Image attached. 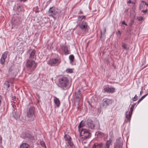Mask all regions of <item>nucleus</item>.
I'll return each instance as SVG.
<instances>
[{"mask_svg":"<svg viewBox=\"0 0 148 148\" xmlns=\"http://www.w3.org/2000/svg\"><path fill=\"white\" fill-rule=\"evenodd\" d=\"M81 122L78 126L79 131L80 132V134L82 138L85 139L90 137V133L88 130L85 129H82L81 127L84 126L81 124Z\"/></svg>","mask_w":148,"mask_h":148,"instance_id":"obj_1","label":"nucleus"},{"mask_svg":"<svg viewBox=\"0 0 148 148\" xmlns=\"http://www.w3.org/2000/svg\"><path fill=\"white\" fill-rule=\"evenodd\" d=\"M35 108L33 107H30L27 111V114L26 118L27 121L30 122L34 120L35 118Z\"/></svg>","mask_w":148,"mask_h":148,"instance_id":"obj_2","label":"nucleus"},{"mask_svg":"<svg viewBox=\"0 0 148 148\" xmlns=\"http://www.w3.org/2000/svg\"><path fill=\"white\" fill-rule=\"evenodd\" d=\"M37 64L34 60L27 59L26 66L27 70L30 72L34 71L36 68Z\"/></svg>","mask_w":148,"mask_h":148,"instance_id":"obj_3","label":"nucleus"},{"mask_svg":"<svg viewBox=\"0 0 148 148\" xmlns=\"http://www.w3.org/2000/svg\"><path fill=\"white\" fill-rule=\"evenodd\" d=\"M59 86L64 88L68 86L69 81L68 78L66 77H62L59 79Z\"/></svg>","mask_w":148,"mask_h":148,"instance_id":"obj_4","label":"nucleus"},{"mask_svg":"<svg viewBox=\"0 0 148 148\" xmlns=\"http://www.w3.org/2000/svg\"><path fill=\"white\" fill-rule=\"evenodd\" d=\"M61 10L55 7L50 8L48 11L49 16L54 18L56 15H58L61 12Z\"/></svg>","mask_w":148,"mask_h":148,"instance_id":"obj_5","label":"nucleus"},{"mask_svg":"<svg viewBox=\"0 0 148 148\" xmlns=\"http://www.w3.org/2000/svg\"><path fill=\"white\" fill-rule=\"evenodd\" d=\"M60 62L59 58H53L49 60L47 62V64L51 66H54L58 65Z\"/></svg>","mask_w":148,"mask_h":148,"instance_id":"obj_6","label":"nucleus"},{"mask_svg":"<svg viewBox=\"0 0 148 148\" xmlns=\"http://www.w3.org/2000/svg\"><path fill=\"white\" fill-rule=\"evenodd\" d=\"M78 26L83 31L85 32H88L89 27L86 21H83L82 22L79 23Z\"/></svg>","mask_w":148,"mask_h":148,"instance_id":"obj_7","label":"nucleus"},{"mask_svg":"<svg viewBox=\"0 0 148 148\" xmlns=\"http://www.w3.org/2000/svg\"><path fill=\"white\" fill-rule=\"evenodd\" d=\"M113 101L112 99L105 98L102 101L101 106L104 108H106L108 106L112 104Z\"/></svg>","mask_w":148,"mask_h":148,"instance_id":"obj_8","label":"nucleus"},{"mask_svg":"<svg viewBox=\"0 0 148 148\" xmlns=\"http://www.w3.org/2000/svg\"><path fill=\"white\" fill-rule=\"evenodd\" d=\"M86 126L89 128L94 129L95 128V125L93 123L91 119H88L86 122Z\"/></svg>","mask_w":148,"mask_h":148,"instance_id":"obj_9","label":"nucleus"},{"mask_svg":"<svg viewBox=\"0 0 148 148\" xmlns=\"http://www.w3.org/2000/svg\"><path fill=\"white\" fill-rule=\"evenodd\" d=\"M64 138L65 141L70 146H72L73 145V144L71 141V138L69 135H65L64 136Z\"/></svg>","mask_w":148,"mask_h":148,"instance_id":"obj_10","label":"nucleus"},{"mask_svg":"<svg viewBox=\"0 0 148 148\" xmlns=\"http://www.w3.org/2000/svg\"><path fill=\"white\" fill-rule=\"evenodd\" d=\"M8 53V51H6L2 54L0 60V62L2 64H4L5 61V59L7 58Z\"/></svg>","mask_w":148,"mask_h":148,"instance_id":"obj_11","label":"nucleus"},{"mask_svg":"<svg viewBox=\"0 0 148 148\" xmlns=\"http://www.w3.org/2000/svg\"><path fill=\"white\" fill-rule=\"evenodd\" d=\"M75 99L77 101H79L81 100H82L83 99L81 93L80 91V90L79 89L77 92H75Z\"/></svg>","mask_w":148,"mask_h":148,"instance_id":"obj_12","label":"nucleus"},{"mask_svg":"<svg viewBox=\"0 0 148 148\" xmlns=\"http://www.w3.org/2000/svg\"><path fill=\"white\" fill-rule=\"evenodd\" d=\"M28 53L29 55V58L30 59H33L35 58V51L33 49H30L28 51Z\"/></svg>","mask_w":148,"mask_h":148,"instance_id":"obj_13","label":"nucleus"},{"mask_svg":"<svg viewBox=\"0 0 148 148\" xmlns=\"http://www.w3.org/2000/svg\"><path fill=\"white\" fill-rule=\"evenodd\" d=\"M13 116L16 120L18 119L20 117V114L17 110H14L12 112Z\"/></svg>","mask_w":148,"mask_h":148,"instance_id":"obj_14","label":"nucleus"},{"mask_svg":"<svg viewBox=\"0 0 148 148\" xmlns=\"http://www.w3.org/2000/svg\"><path fill=\"white\" fill-rule=\"evenodd\" d=\"M104 91L107 93H113L114 91V89L113 88L104 87Z\"/></svg>","mask_w":148,"mask_h":148,"instance_id":"obj_15","label":"nucleus"},{"mask_svg":"<svg viewBox=\"0 0 148 148\" xmlns=\"http://www.w3.org/2000/svg\"><path fill=\"white\" fill-rule=\"evenodd\" d=\"M93 148H103L102 143H95L92 146Z\"/></svg>","mask_w":148,"mask_h":148,"instance_id":"obj_16","label":"nucleus"},{"mask_svg":"<svg viewBox=\"0 0 148 148\" xmlns=\"http://www.w3.org/2000/svg\"><path fill=\"white\" fill-rule=\"evenodd\" d=\"M112 143V140L110 138L106 142L104 148H109L110 145H111Z\"/></svg>","mask_w":148,"mask_h":148,"instance_id":"obj_17","label":"nucleus"},{"mask_svg":"<svg viewBox=\"0 0 148 148\" xmlns=\"http://www.w3.org/2000/svg\"><path fill=\"white\" fill-rule=\"evenodd\" d=\"M54 99L53 101L55 105H56L57 107L60 106V101L59 99L55 96H53Z\"/></svg>","mask_w":148,"mask_h":148,"instance_id":"obj_18","label":"nucleus"},{"mask_svg":"<svg viewBox=\"0 0 148 148\" xmlns=\"http://www.w3.org/2000/svg\"><path fill=\"white\" fill-rule=\"evenodd\" d=\"M62 49L64 52L65 55L68 54L69 53L68 47L67 46H63L62 47Z\"/></svg>","mask_w":148,"mask_h":148,"instance_id":"obj_19","label":"nucleus"},{"mask_svg":"<svg viewBox=\"0 0 148 148\" xmlns=\"http://www.w3.org/2000/svg\"><path fill=\"white\" fill-rule=\"evenodd\" d=\"M24 138L29 140H32L33 139V137L30 134H26L24 136Z\"/></svg>","mask_w":148,"mask_h":148,"instance_id":"obj_20","label":"nucleus"},{"mask_svg":"<svg viewBox=\"0 0 148 148\" xmlns=\"http://www.w3.org/2000/svg\"><path fill=\"white\" fill-rule=\"evenodd\" d=\"M20 148H29V146L28 144L23 143L20 145Z\"/></svg>","mask_w":148,"mask_h":148,"instance_id":"obj_21","label":"nucleus"},{"mask_svg":"<svg viewBox=\"0 0 148 148\" xmlns=\"http://www.w3.org/2000/svg\"><path fill=\"white\" fill-rule=\"evenodd\" d=\"M127 112H126V118H127L128 121H130V120L131 118L132 114V113L131 114L130 113V112H129L128 114H127Z\"/></svg>","mask_w":148,"mask_h":148,"instance_id":"obj_22","label":"nucleus"},{"mask_svg":"<svg viewBox=\"0 0 148 148\" xmlns=\"http://www.w3.org/2000/svg\"><path fill=\"white\" fill-rule=\"evenodd\" d=\"M86 17L85 16H79L78 17V21H81L83 19H85Z\"/></svg>","mask_w":148,"mask_h":148,"instance_id":"obj_23","label":"nucleus"},{"mask_svg":"<svg viewBox=\"0 0 148 148\" xmlns=\"http://www.w3.org/2000/svg\"><path fill=\"white\" fill-rule=\"evenodd\" d=\"M122 46L125 50H127L129 49L128 45L125 43H122Z\"/></svg>","mask_w":148,"mask_h":148,"instance_id":"obj_24","label":"nucleus"},{"mask_svg":"<svg viewBox=\"0 0 148 148\" xmlns=\"http://www.w3.org/2000/svg\"><path fill=\"white\" fill-rule=\"evenodd\" d=\"M12 21L13 22V23L15 25H17L18 24L19 20L18 18H16V20L14 19H13Z\"/></svg>","mask_w":148,"mask_h":148,"instance_id":"obj_25","label":"nucleus"},{"mask_svg":"<svg viewBox=\"0 0 148 148\" xmlns=\"http://www.w3.org/2000/svg\"><path fill=\"white\" fill-rule=\"evenodd\" d=\"M136 105L135 103H133L132 105L131 106L130 108V111L129 112H130V113L131 114V113H132V112L133 111V110L134 108V106Z\"/></svg>","mask_w":148,"mask_h":148,"instance_id":"obj_26","label":"nucleus"},{"mask_svg":"<svg viewBox=\"0 0 148 148\" xmlns=\"http://www.w3.org/2000/svg\"><path fill=\"white\" fill-rule=\"evenodd\" d=\"M69 58L71 62H72L73 61L74 57L73 55H70Z\"/></svg>","mask_w":148,"mask_h":148,"instance_id":"obj_27","label":"nucleus"},{"mask_svg":"<svg viewBox=\"0 0 148 148\" xmlns=\"http://www.w3.org/2000/svg\"><path fill=\"white\" fill-rule=\"evenodd\" d=\"M40 144L41 146H42V147L41 148L40 147H39L38 148H46L45 143L43 141H40Z\"/></svg>","mask_w":148,"mask_h":148,"instance_id":"obj_28","label":"nucleus"},{"mask_svg":"<svg viewBox=\"0 0 148 148\" xmlns=\"http://www.w3.org/2000/svg\"><path fill=\"white\" fill-rule=\"evenodd\" d=\"M66 71L67 73H71L73 72V70L72 69H66Z\"/></svg>","mask_w":148,"mask_h":148,"instance_id":"obj_29","label":"nucleus"},{"mask_svg":"<svg viewBox=\"0 0 148 148\" xmlns=\"http://www.w3.org/2000/svg\"><path fill=\"white\" fill-rule=\"evenodd\" d=\"M144 3H142L141 2V3L140 4L139 6V8L140 9H141L143 8V7L144 6Z\"/></svg>","mask_w":148,"mask_h":148,"instance_id":"obj_30","label":"nucleus"},{"mask_svg":"<svg viewBox=\"0 0 148 148\" xmlns=\"http://www.w3.org/2000/svg\"><path fill=\"white\" fill-rule=\"evenodd\" d=\"M138 98V96L136 95L134 97L133 99L132 100L133 101H136L137 100Z\"/></svg>","mask_w":148,"mask_h":148,"instance_id":"obj_31","label":"nucleus"},{"mask_svg":"<svg viewBox=\"0 0 148 148\" xmlns=\"http://www.w3.org/2000/svg\"><path fill=\"white\" fill-rule=\"evenodd\" d=\"M143 18L142 16L138 17L137 18V19H138V21H140L143 20Z\"/></svg>","mask_w":148,"mask_h":148,"instance_id":"obj_32","label":"nucleus"},{"mask_svg":"<svg viewBox=\"0 0 148 148\" xmlns=\"http://www.w3.org/2000/svg\"><path fill=\"white\" fill-rule=\"evenodd\" d=\"M148 95V93L145 95L143 96L140 99L142 101Z\"/></svg>","mask_w":148,"mask_h":148,"instance_id":"obj_33","label":"nucleus"},{"mask_svg":"<svg viewBox=\"0 0 148 148\" xmlns=\"http://www.w3.org/2000/svg\"><path fill=\"white\" fill-rule=\"evenodd\" d=\"M142 12L144 13H146L148 11V10L147 9H146L145 10H142Z\"/></svg>","mask_w":148,"mask_h":148,"instance_id":"obj_34","label":"nucleus"},{"mask_svg":"<svg viewBox=\"0 0 148 148\" xmlns=\"http://www.w3.org/2000/svg\"><path fill=\"white\" fill-rule=\"evenodd\" d=\"M141 3H144L146 5H147V6H148V3H147L145 1H141Z\"/></svg>","mask_w":148,"mask_h":148,"instance_id":"obj_35","label":"nucleus"},{"mask_svg":"<svg viewBox=\"0 0 148 148\" xmlns=\"http://www.w3.org/2000/svg\"><path fill=\"white\" fill-rule=\"evenodd\" d=\"M134 22V21L133 20H132L131 21V22L130 24V26H132V25Z\"/></svg>","mask_w":148,"mask_h":148,"instance_id":"obj_36","label":"nucleus"},{"mask_svg":"<svg viewBox=\"0 0 148 148\" xmlns=\"http://www.w3.org/2000/svg\"><path fill=\"white\" fill-rule=\"evenodd\" d=\"M20 8H21V7L20 6H17V9L18 11H19L20 10V11H21L22 10H21L19 9H20Z\"/></svg>","mask_w":148,"mask_h":148,"instance_id":"obj_37","label":"nucleus"},{"mask_svg":"<svg viewBox=\"0 0 148 148\" xmlns=\"http://www.w3.org/2000/svg\"><path fill=\"white\" fill-rule=\"evenodd\" d=\"M2 99V98L1 96L0 95V106H1V101Z\"/></svg>","mask_w":148,"mask_h":148,"instance_id":"obj_38","label":"nucleus"},{"mask_svg":"<svg viewBox=\"0 0 148 148\" xmlns=\"http://www.w3.org/2000/svg\"><path fill=\"white\" fill-rule=\"evenodd\" d=\"M121 24H124V25H126V26H127V25L126 24V23H125V22L124 21H122V23H121Z\"/></svg>","mask_w":148,"mask_h":148,"instance_id":"obj_39","label":"nucleus"},{"mask_svg":"<svg viewBox=\"0 0 148 148\" xmlns=\"http://www.w3.org/2000/svg\"><path fill=\"white\" fill-rule=\"evenodd\" d=\"M2 138L0 136V144L2 143Z\"/></svg>","mask_w":148,"mask_h":148,"instance_id":"obj_40","label":"nucleus"},{"mask_svg":"<svg viewBox=\"0 0 148 148\" xmlns=\"http://www.w3.org/2000/svg\"><path fill=\"white\" fill-rule=\"evenodd\" d=\"M78 14H83V12L81 10H80V11L78 13Z\"/></svg>","mask_w":148,"mask_h":148,"instance_id":"obj_41","label":"nucleus"},{"mask_svg":"<svg viewBox=\"0 0 148 148\" xmlns=\"http://www.w3.org/2000/svg\"><path fill=\"white\" fill-rule=\"evenodd\" d=\"M27 0H20V1L21 2H25Z\"/></svg>","mask_w":148,"mask_h":148,"instance_id":"obj_42","label":"nucleus"},{"mask_svg":"<svg viewBox=\"0 0 148 148\" xmlns=\"http://www.w3.org/2000/svg\"><path fill=\"white\" fill-rule=\"evenodd\" d=\"M127 3H132V1H131V0H130L129 1H128Z\"/></svg>","mask_w":148,"mask_h":148,"instance_id":"obj_43","label":"nucleus"},{"mask_svg":"<svg viewBox=\"0 0 148 148\" xmlns=\"http://www.w3.org/2000/svg\"><path fill=\"white\" fill-rule=\"evenodd\" d=\"M117 33L119 34H121V32H120V31L119 30H118V31H117Z\"/></svg>","mask_w":148,"mask_h":148,"instance_id":"obj_44","label":"nucleus"},{"mask_svg":"<svg viewBox=\"0 0 148 148\" xmlns=\"http://www.w3.org/2000/svg\"><path fill=\"white\" fill-rule=\"evenodd\" d=\"M141 101V100L140 99L138 101V104Z\"/></svg>","mask_w":148,"mask_h":148,"instance_id":"obj_45","label":"nucleus"},{"mask_svg":"<svg viewBox=\"0 0 148 148\" xmlns=\"http://www.w3.org/2000/svg\"><path fill=\"white\" fill-rule=\"evenodd\" d=\"M99 134H101V135H102V133L100 132H99Z\"/></svg>","mask_w":148,"mask_h":148,"instance_id":"obj_46","label":"nucleus"},{"mask_svg":"<svg viewBox=\"0 0 148 148\" xmlns=\"http://www.w3.org/2000/svg\"><path fill=\"white\" fill-rule=\"evenodd\" d=\"M10 86V84H8V87H9Z\"/></svg>","mask_w":148,"mask_h":148,"instance_id":"obj_47","label":"nucleus"},{"mask_svg":"<svg viewBox=\"0 0 148 148\" xmlns=\"http://www.w3.org/2000/svg\"><path fill=\"white\" fill-rule=\"evenodd\" d=\"M104 31L105 32H106V28H104Z\"/></svg>","mask_w":148,"mask_h":148,"instance_id":"obj_48","label":"nucleus"},{"mask_svg":"<svg viewBox=\"0 0 148 148\" xmlns=\"http://www.w3.org/2000/svg\"><path fill=\"white\" fill-rule=\"evenodd\" d=\"M131 3H132V4H135V3L133 2H132Z\"/></svg>","mask_w":148,"mask_h":148,"instance_id":"obj_49","label":"nucleus"},{"mask_svg":"<svg viewBox=\"0 0 148 148\" xmlns=\"http://www.w3.org/2000/svg\"><path fill=\"white\" fill-rule=\"evenodd\" d=\"M14 99H15L16 98V97H15V96H14Z\"/></svg>","mask_w":148,"mask_h":148,"instance_id":"obj_50","label":"nucleus"},{"mask_svg":"<svg viewBox=\"0 0 148 148\" xmlns=\"http://www.w3.org/2000/svg\"><path fill=\"white\" fill-rule=\"evenodd\" d=\"M142 91L143 92V91H142V90L141 91H140V94H141V93H142Z\"/></svg>","mask_w":148,"mask_h":148,"instance_id":"obj_51","label":"nucleus"},{"mask_svg":"<svg viewBox=\"0 0 148 148\" xmlns=\"http://www.w3.org/2000/svg\"><path fill=\"white\" fill-rule=\"evenodd\" d=\"M14 106H15V107L16 106H15V105H14H14H13V107H14Z\"/></svg>","mask_w":148,"mask_h":148,"instance_id":"obj_52","label":"nucleus"},{"mask_svg":"<svg viewBox=\"0 0 148 148\" xmlns=\"http://www.w3.org/2000/svg\"><path fill=\"white\" fill-rule=\"evenodd\" d=\"M98 126H99V123H98Z\"/></svg>","mask_w":148,"mask_h":148,"instance_id":"obj_53","label":"nucleus"}]
</instances>
